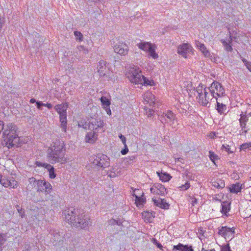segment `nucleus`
<instances>
[{"label": "nucleus", "instance_id": "f257e3e1", "mask_svg": "<svg viewBox=\"0 0 251 251\" xmlns=\"http://www.w3.org/2000/svg\"><path fill=\"white\" fill-rule=\"evenodd\" d=\"M65 152L64 142L62 140H56L47 150V160L50 164H64L67 161Z\"/></svg>", "mask_w": 251, "mask_h": 251}, {"label": "nucleus", "instance_id": "f03ea898", "mask_svg": "<svg viewBox=\"0 0 251 251\" xmlns=\"http://www.w3.org/2000/svg\"><path fill=\"white\" fill-rule=\"evenodd\" d=\"M63 214L66 221L74 226L85 229L88 227L91 222L90 219L85 215L78 214L76 217V213L74 209L70 208L65 210Z\"/></svg>", "mask_w": 251, "mask_h": 251}, {"label": "nucleus", "instance_id": "7ed1b4c3", "mask_svg": "<svg viewBox=\"0 0 251 251\" xmlns=\"http://www.w3.org/2000/svg\"><path fill=\"white\" fill-rule=\"evenodd\" d=\"M127 77L131 82L136 84L150 86H152L154 84L152 80H149L145 77L138 69L131 68L127 74Z\"/></svg>", "mask_w": 251, "mask_h": 251}, {"label": "nucleus", "instance_id": "20e7f679", "mask_svg": "<svg viewBox=\"0 0 251 251\" xmlns=\"http://www.w3.org/2000/svg\"><path fill=\"white\" fill-rule=\"evenodd\" d=\"M90 161L98 170L103 169L110 166L109 158L103 154H98L97 155L91 156Z\"/></svg>", "mask_w": 251, "mask_h": 251}, {"label": "nucleus", "instance_id": "39448f33", "mask_svg": "<svg viewBox=\"0 0 251 251\" xmlns=\"http://www.w3.org/2000/svg\"><path fill=\"white\" fill-rule=\"evenodd\" d=\"M211 91L209 88L204 87V93L203 95L199 96V97H197L198 102L202 106H207L209 103V100H211V93L209 94Z\"/></svg>", "mask_w": 251, "mask_h": 251}, {"label": "nucleus", "instance_id": "423d86ee", "mask_svg": "<svg viewBox=\"0 0 251 251\" xmlns=\"http://www.w3.org/2000/svg\"><path fill=\"white\" fill-rule=\"evenodd\" d=\"M211 90V96L212 98H215L214 94L219 97L224 96L225 94V89L222 86L221 84L217 81H214L209 88Z\"/></svg>", "mask_w": 251, "mask_h": 251}, {"label": "nucleus", "instance_id": "0eeeda50", "mask_svg": "<svg viewBox=\"0 0 251 251\" xmlns=\"http://www.w3.org/2000/svg\"><path fill=\"white\" fill-rule=\"evenodd\" d=\"M114 51L121 55H126L128 51V46L123 42H119L114 47Z\"/></svg>", "mask_w": 251, "mask_h": 251}, {"label": "nucleus", "instance_id": "6e6552de", "mask_svg": "<svg viewBox=\"0 0 251 251\" xmlns=\"http://www.w3.org/2000/svg\"><path fill=\"white\" fill-rule=\"evenodd\" d=\"M176 118V115L171 111H168L167 113H163L161 117L160 121L162 123L164 122L168 123L170 125L173 124Z\"/></svg>", "mask_w": 251, "mask_h": 251}, {"label": "nucleus", "instance_id": "1a4fd4ad", "mask_svg": "<svg viewBox=\"0 0 251 251\" xmlns=\"http://www.w3.org/2000/svg\"><path fill=\"white\" fill-rule=\"evenodd\" d=\"M88 129L91 130H96L98 131L99 128L102 127L103 126V122L100 119H92L91 121L89 122Z\"/></svg>", "mask_w": 251, "mask_h": 251}, {"label": "nucleus", "instance_id": "9d476101", "mask_svg": "<svg viewBox=\"0 0 251 251\" xmlns=\"http://www.w3.org/2000/svg\"><path fill=\"white\" fill-rule=\"evenodd\" d=\"M191 51L192 47L187 43L179 45L177 48V53L184 58H187V54Z\"/></svg>", "mask_w": 251, "mask_h": 251}, {"label": "nucleus", "instance_id": "9b49d317", "mask_svg": "<svg viewBox=\"0 0 251 251\" xmlns=\"http://www.w3.org/2000/svg\"><path fill=\"white\" fill-rule=\"evenodd\" d=\"M151 193L156 195H164L166 193V189L161 184H154L150 189Z\"/></svg>", "mask_w": 251, "mask_h": 251}, {"label": "nucleus", "instance_id": "f8f14e48", "mask_svg": "<svg viewBox=\"0 0 251 251\" xmlns=\"http://www.w3.org/2000/svg\"><path fill=\"white\" fill-rule=\"evenodd\" d=\"M35 164L37 166L43 167L47 169L49 172L50 177V178H54L56 177V174L54 172V168L50 164L39 161H36Z\"/></svg>", "mask_w": 251, "mask_h": 251}, {"label": "nucleus", "instance_id": "ddd939ff", "mask_svg": "<svg viewBox=\"0 0 251 251\" xmlns=\"http://www.w3.org/2000/svg\"><path fill=\"white\" fill-rule=\"evenodd\" d=\"M50 234L53 236V240L56 243H62L64 241V234L57 230H50Z\"/></svg>", "mask_w": 251, "mask_h": 251}, {"label": "nucleus", "instance_id": "4468645a", "mask_svg": "<svg viewBox=\"0 0 251 251\" xmlns=\"http://www.w3.org/2000/svg\"><path fill=\"white\" fill-rule=\"evenodd\" d=\"M106 62L104 60H100L97 64V70L101 76H104L107 72Z\"/></svg>", "mask_w": 251, "mask_h": 251}, {"label": "nucleus", "instance_id": "2eb2a0df", "mask_svg": "<svg viewBox=\"0 0 251 251\" xmlns=\"http://www.w3.org/2000/svg\"><path fill=\"white\" fill-rule=\"evenodd\" d=\"M152 201H153L154 204L162 209H167L169 208L170 205L168 202L165 201L164 199L158 198L156 199L152 198Z\"/></svg>", "mask_w": 251, "mask_h": 251}, {"label": "nucleus", "instance_id": "dca6fc26", "mask_svg": "<svg viewBox=\"0 0 251 251\" xmlns=\"http://www.w3.org/2000/svg\"><path fill=\"white\" fill-rule=\"evenodd\" d=\"M173 251H194L192 246L188 245H184L182 244L179 243L178 245L174 246Z\"/></svg>", "mask_w": 251, "mask_h": 251}, {"label": "nucleus", "instance_id": "f3484780", "mask_svg": "<svg viewBox=\"0 0 251 251\" xmlns=\"http://www.w3.org/2000/svg\"><path fill=\"white\" fill-rule=\"evenodd\" d=\"M68 105L67 103H61L57 104L54 106V109L57 112V113L60 115H66L67 109L68 108Z\"/></svg>", "mask_w": 251, "mask_h": 251}, {"label": "nucleus", "instance_id": "a211bd4d", "mask_svg": "<svg viewBox=\"0 0 251 251\" xmlns=\"http://www.w3.org/2000/svg\"><path fill=\"white\" fill-rule=\"evenodd\" d=\"M97 132L96 130L89 132L85 137L86 141L90 143H94L97 139Z\"/></svg>", "mask_w": 251, "mask_h": 251}, {"label": "nucleus", "instance_id": "6ab92c4d", "mask_svg": "<svg viewBox=\"0 0 251 251\" xmlns=\"http://www.w3.org/2000/svg\"><path fill=\"white\" fill-rule=\"evenodd\" d=\"M211 184L213 187L217 189L223 188L225 186L224 180L220 178L212 179Z\"/></svg>", "mask_w": 251, "mask_h": 251}, {"label": "nucleus", "instance_id": "aec40b11", "mask_svg": "<svg viewBox=\"0 0 251 251\" xmlns=\"http://www.w3.org/2000/svg\"><path fill=\"white\" fill-rule=\"evenodd\" d=\"M243 184L237 182L235 184H233L231 187L229 188L230 192L232 193H238L240 192L242 189Z\"/></svg>", "mask_w": 251, "mask_h": 251}, {"label": "nucleus", "instance_id": "412c9836", "mask_svg": "<svg viewBox=\"0 0 251 251\" xmlns=\"http://www.w3.org/2000/svg\"><path fill=\"white\" fill-rule=\"evenodd\" d=\"M59 121L61 123L60 127L62 128L64 132H66L67 129V114L66 115H59Z\"/></svg>", "mask_w": 251, "mask_h": 251}, {"label": "nucleus", "instance_id": "4be33fe9", "mask_svg": "<svg viewBox=\"0 0 251 251\" xmlns=\"http://www.w3.org/2000/svg\"><path fill=\"white\" fill-rule=\"evenodd\" d=\"M156 173L160 179L163 182L169 181L172 178V176L169 174L165 172H157Z\"/></svg>", "mask_w": 251, "mask_h": 251}, {"label": "nucleus", "instance_id": "5701e85b", "mask_svg": "<svg viewBox=\"0 0 251 251\" xmlns=\"http://www.w3.org/2000/svg\"><path fill=\"white\" fill-rule=\"evenodd\" d=\"M154 96L151 93H147L144 97L145 101L147 103H149L151 106L153 105L154 104Z\"/></svg>", "mask_w": 251, "mask_h": 251}, {"label": "nucleus", "instance_id": "b1692460", "mask_svg": "<svg viewBox=\"0 0 251 251\" xmlns=\"http://www.w3.org/2000/svg\"><path fill=\"white\" fill-rule=\"evenodd\" d=\"M138 46L139 49L144 51H149L153 46L149 42H144L138 44Z\"/></svg>", "mask_w": 251, "mask_h": 251}, {"label": "nucleus", "instance_id": "393cba45", "mask_svg": "<svg viewBox=\"0 0 251 251\" xmlns=\"http://www.w3.org/2000/svg\"><path fill=\"white\" fill-rule=\"evenodd\" d=\"M221 206V212L226 215V213L230 210V203L227 201H225L222 203Z\"/></svg>", "mask_w": 251, "mask_h": 251}, {"label": "nucleus", "instance_id": "a878e982", "mask_svg": "<svg viewBox=\"0 0 251 251\" xmlns=\"http://www.w3.org/2000/svg\"><path fill=\"white\" fill-rule=\"evenodd\" d=\"M133 196L135 198V203L138 207L143 205L146 202V198L143 197V196L142 197H139L135 194Z\"/></svg>", "mask_w": 251, "mask_h": 251}, {"label": "nucleus", "instance_id": "bb28decb", "mask_svg": "<svg viewBox=\"0 0 251 251\" xmlns=\"http://www.w3.org/2000/svg\"><path fill=\"white\" fill-rule=\"evenodd\" d=\"M216 100H217V98ZM216 109L220 114H225L226 111V106L225 104L220 103L217 101Z\"/></svg>", "mask_w": 251, "mask_h": 251}, {"label": "nucleus", "instance_id": "cd10ccee", "mask_svg": "<svg viewBox=\"0 0 251 251\" xmlns=\"http://www.w3.org/2000/svg\"><path fill=\"white\" fill-rule=\"evenodd\" d=\"M37 191L45 192V186L46 185L47 182L44 180H38L37 181Z\"/></svg>", "mask_w": 251, "mask_h": 251}, {"label": "nucleus", "instance_id": "c85d7f7f", "mask_svg": "<svg viewBox=\"0 0 251 251\" xmlns=\"http://www.w3.org/2000/svg\"><path fill=\"white\" fill-rule=\"evenodd\" d=\"M198 47L199 49L201 51V52L203 53L205 56H209L210 55L209 52L206 50V48L204 46V44H201L200 42L197 44Z\"/></svg>", "mask_w": 251, "mask_h": 251}, {"label": "nucleus", "instance_id": "c756f323", "mask_svg": "<svg viewBox=\"0 0 251 251\" xmlns=\"http://www.w3.org/2000/svg\"><path fill=\"white\" fill-rule=\"evenodd\" d=\"M249 116H251V112L249 114H247L246 112L244 113L243 112H242L241 114H240V118L239 119V122L247 123V122L249 121Z\"/></svg>", "mask_w": 251, "mask_h": 251}, {"label": "nucleus", "instance_id": "7c9ffc66", "mask_svg": "<svg viewBox=\"0 0 251 251\" xmlns=\"http://www.w3.org/2000/svg\"><path fill=\"white\" fill-rule=\"evenodd\" d=\"M100 101L103 108L109 107L110 104V101L104 96H102L100 98Z\"/></svg>", "mask_w": 251, "mask_h": 251}, {"label": "nucleus", "instance_id": "2f4dec72", "mask_svg": "<svg viewBox=\"0 0 251 251\" xmlns=\"http://www.w3.org/2000/svg\"><path fill=\"white\" fill-rule=\"evenodd\" d=\"M221 42L224 46L225 49L227 51H231L233 49L231 44L228 43L224 39H222L221 40Z\"/></svg>", "mask_w": 251, "mask_h": 251}, {"label": "nucleus", "instance_id": "473e14b6", "mask_svg": "<svg viewBox=\"0 0 251 251\" xmlns=\"http://www.w3.org/2000/svg\"><path fill=\"white\" fill-rule=\"evenodd\" d=\"M235 228L233 227L232 228L228 227L226 226V230L225 237L231 236L233 238L234 235Z\"/></svg>", "mask_w": 251, "mask_h": 251}, {"label": "nucleus", "instance_id": "72a5a7b5", "mask_svg": "<svg viewBox=\"0 0 251 251\" xmlns=\"http://www.w3.org/2000/svg\"><path fill=\"white\" fill-rule=\"evenodd\" d=\"M205 87L204 85L201 83H200L196 88V92L198 94L197 97H199V96L203 95L204 93V88Z\"/></svg>", "mask_w": 251, "mask_h": 251}, {"label": "nucleus", "instance_id": "f704fd0d", "mask_svg": "<svg viewBox=\"0 0 251 251\" xmlns=\"http://www.w3.org/2000/svg\"><path fill=\"white\" fill-rule=\"evenodd\" d=\"M148 52H149L150 56L152 57L153 59L158 58V54L155 52V49L154 48L153 46Z\"/></svg>", "mask_w": 251, "mask_h": 251}, {"label": "nucleus", "instance_id": "c9c22d12", "mask_svg": "<svg viewBox=\"0 0 251 251\" xmlns=\"http://www.w3.org/2000/svg\"><path fill=\"white\" fill-rule=\"evenodd\" d=\"M0 183L2 186L5 187L8 186H12L11 182L5 179H0Z\"/></svg>", "mask_w": 251, "mask_h": 251}, {"label": "nucleus", "instance_id": "e433bc0d", "mask_svg": "<svg viewBox=\"0 0 251 251\" xmlns=\"http://www.w3.org/2000/svg\"><path fill=\"white\" fill-rule=\"evenodd\" d=\"M108 224L109 225H118L120 226L122 225V222L120 220H117L114 219H111L108 221Z\"/></svg>", "mask_w": 251, "mask_h": 251}, {"label": "nucleus", "instance_id": "4c0bfd02", "mask_svg": "<svg viewBox=\"0 0 251 251\" xmlns=\"http://www.w3.org/2000/svg\"><path fill=\"white\" fill-rule=\"evenodd\" d=\"M151 242H152V243L154 245H156L158 248H159L160 250H162V251H164L163 247L160 243H159L158 242V241L155 238H152L151 240Z\"/></svg>", "mask_w": 251, "mask_h": 251}, {"label": "nucleus", "instance_id": "58836bf2", "mask_svg": "<svg viewBox=\"0 0 251 251\" xmlns=\"http://www.w3.org/2000/svg\"><path fill=\"white\" fill-rule=\"evenodd\" d=\"M241 150L243 151H246L247 149L251 150V143H247L242 144L240 148Z\"/></svg>", "mask_w": 251, "mask_h": 251}, {"label": "nucleus", "instance_id": "ea45409f", "mask_svg": "<svg viewBox=\"0 0 251 251\" xmlns=\"http://www.w3.org/2000/svg\"><path fill=\"white\" fill-rule=\"evenodd\" d=\"M242 60L247 69L251 72V62L247 61L245 58L242 59Z\"/></svg>", "mask_w": 251, "mask_h": 251}, {"label": "nucleus", "instance_id": "a19ab883", "mask_svg": "<svg viewBox=\"0 0 251 251\" xmlns=\"http://www.w3.org/2000/svg\"><path fill=\"white\" fill-rule=\"evenodd\" d=\"M209 157L210 160L212 162H214V161L216 159H218V156L211 151H209Z\"/></svg>", "mask_w": 251, "mask_h": 251}, {"label": "nucleus", "instance_id": "79ce46f5", "mask_svg": "<svg viewBox=\"0 0 251 251\" xmlns=\"http://www.w3.org/2000/svg\"><path fill=\"white\" fill-rule=\"evenodd\" d=\"M74 35L76 37V39H78L79 41H82L83 39V35L82 33L78 31L74 32Z\"/></svg>", "mask_w": 251, "mask_h": 251}, {"label": "nucleus", "instance_id": "37998d69", "mask_svg": "<svg viewBox=\"0 0 251 251\" xmlns=\"http://www.w3.org/2000/svg\"><path fill=\"white\" fill-rule=\"evenodd\" d=\"M45 192L47 194H49L50 193L52 189V186L49 182H47L46 185L45 186Z\"/></svg>", "mask_w": 251, "mask_h": 251}, {"label": "nucleus", "instance_id": "c03bdc74", "mask_svg": "<svg viewBox=\"0 0 251 251\" xmlns=\"http://www.w3.org/2000/svg\"><path fill=\"white\" fill-rule=\"evenodd\" d=\"M226 226H222L220 229H219V234L222 235V236L225 237V234H226Z\"/></svg>", "mask_w": 251, "mask_h": 251}, {"label": "nucleus", "instance_id": "a18cd8bd", "mask_svg": "<svg viewBox=\"0 0 251 251\" xmlns=\"http://www.w3.org/2000/svg\"><path fill=\"white\" fill-rule=\"evenodd\" d=\"M190 186V183L188 182L186 183L184 185H182L179 187L181 190H187Z\"/></svg>", "mask_w": 251, "mask_h": 251}, {"label": "nucleus", "instance_id": "49530a36", "mask_svg": "<svg viewBox=\"0 0 251 251\" xmlns=\"http://www.w3.org/2000/svg\"><path fill=\"white\" fill-rule=\"evenodd\" d=\"M228 33H229V38H228V39L227 42L228 43L231 44L232 42V41H233V39H235V38L233 37H232L231 36V34L230 31H229V28H228Z\"/></svg>", "mask_w": 251, "mask_h": 251}, {"label": "nucleus", "instance_id": "de8ad7c7", "mask_svg": "<svg viewBox=\"0 0 251 251\" xmlns=\"http://www.w3.org/2000/svg\"><path fill=\"white\" fill-rule=\"evenodd\" d=\"M221 251H231L229 244H226V246H223Z\"/></svg>", "mask_w": 251, "mask_h": 251}, {"label": "nucleus", "instance_id": "09e8293b", "mask_svg": "<svg viewBox=\"0 0 251 251\" xmlns=\"http://www.w3.org/2000/svg\"><path fill=\"white\" fill-rule=\"evenodd\" d=\"M119 138L121 140L122 143L124 145L126 144V137L123 135L122 134H120L119 135Z\"/></svg>", "mask_w": 251, "mask_h": 251}, {"label": "nucleus", "instance_id": "8fccbe9b", "mask_svg": "<svg viewBox=\"0 0 251 251\" xmlns=\"http://www.w3.org/2000/svg\"><path fill=\"white\" fill-rule=\"evenodd\" d=\"M124 146H125V149L122 150L121 151L122 154H123V155L126 154L128 152V149L127 145L126 144H125V145H124Z\"/></svg>", "mask_w": 251, "mask_h": 251}, {"label": "nucleus", "instance_id": "3c124183", "mask_svg": "<svg viewBox=\"0 0 251 251\" xmlns=\"http://www.w3.org/2000/svg\"><path fill=\"white\" fill-rule=\"evenodd\" d=\"M143 216L144 217L145 220V221H149V219H148L149 217L150 216V213L148 212H144L142 213Z\"/></svg>", "mask_w": 251, "mask_h": 251}, {"label": "nucleus", "instance_id": "603ef678", "mask_svg": "<svg viewBox=\"0 0 251 251\" xmlns=\"http://www.w3.org/2000/svg\"><path fill=\"white\" fill-rule=\"evenodd\" d=\"M240 126L241 128V129H246L247 127V124L246 123H243L242 122H239Z\"/></svg>", "mask_w": 251, "mask_h": 251}, {"label": "nucleus", "instance_id": "864d4df0", "mask_svg": "<svg viewBox=\"0 0 251 251\" xmlns=\"http://www.w3.org/2000/svg\"><path fill=\"white\" fill-rule=\"evenodd\" d=\"M36 105H37V107L39 109H41V106H44L43 103L42 101H40L36 102Z\"/></svg>", "mask_w": 251, "mask_h": 251}, {"label": "nucleus", "instance_id": "5fc2aeb1", "mask_svg": "<svg viewBox=\"0 0 251 251\" xmlns=\"http://www.w3.org/2000/svg\"><path fill=\"white\" fill-rule=\"evenodd\" d=\"M5 241V239L3 238L2 234H0V245H3Z\"/></svg>", "mask_w": 251, "mask_h": 251}, {"label": "nucleus", "instance_id": "6e6d98bb", "mask_svg": "<svg viewBox=\"0 0 251 251\" xmlns=\"http://www.w3.org/2000/svg\"><path fill=\"white\" fill-rule=\"evenodd\" d=\"M44 106H46L48 109H50L52 107V105L51 103H43Z\"/></svg>", "mask_w": 251, "mask_h": 251}, {"label": "nucleus", "instance_id": "4d7b16f0", "mask_svg": "<svg viewBox=\"0 0 251 251\" xmlns=\"http://www.w3.org/2000/svg\"><path fill=\"white\" fill-rule=\"evenodd\" d=\"M104 108L105 109V111H106V113H107V114H108L109 115L111 114V110H110V109L109 108V107H105Z\"/></svg>", "mask_w": 251, "mask_h": 251}, {"label": "nucleus", "instance_id": "13d9d810", "mask_svg": "<svg viewBox=\"0 0 251 251\" xmlns=\"http://www.w3.org/2000/svg\"><path fill=\"white\" fill-rule=\"evenodd\" d=\"M248 130L246 129H241L240 131V134L245 135L248 132Z\"/></svg>", "mask_w": 251, "mask_h": 251}, {"label": "nucleus", "instance_id": "bf43d9fd", "mask_svg": "<svg viewBox=\"0 0 251 251\" xmlns=\"http://www.w3.org/2000/svg\"><path fill=\"white\" fill-rule=\"evenodd\" d=\"M197 200L196 198H192L191 203H192V205H194V204L195 203H197Z\"/></svg>", "mask_w": 251, "mask_h": 251}, {"label": "nucleus", "instance_id": "052dcab7", "mask_svg": "<svg viewBox=\"0 0 251 251\" xmlns=\"http://www.w3.org/2000/svg\"><path fill=\"white\" fill-rule=\"evenodd\" d=\"M25 250L24 251H28V250L30 248V246L29 245L27 244L25 246Z\"/></svg>", "mask_w": 251, "mask_h": 251}, {"label": "nucleus", "instance_id": "680f3d73", "mask_svg": "<svg viewBox=\"0 0 251 251\" xmlns=\"http://www.w3.org/2000/svg\"><path fill=\"white\" fill-rule=\"evenodd\" d=\"M17 209L18 210V212L19 213V214H21L22 212V209L20 208V206L19 205H17Z\"/></svg>", "mask_w": 251, "mask_h": 251}, {"label": "nucleus", "instance_id": "e2e57ef3", "mask_svg": "<svg viewBox=\"0 0 251 251\" xmlns=\"http://www.w3.org/2000/svg\"><path fill=\"white\" fill-rule=\"evenodd\" d=\"M2 25H3V21H2L1 18H0V31L1 30V28L2 27Z\"/></svg>", "mask_w": 251, "mask_h": 251}, {"label": "nucleus", "instance_id": "0e129e2a", "mask_svg": "<svg viewBox=\"0 0 251 251\" xmlns=\"http://www.w3.org/2000/svg\"><path fill=\"white\" fill-rule=\"evenodd\" d=\"M201 251H215V250L214 249H211V250H206L203 248L201 250Z\"/></svg>", "mask_w": 251, "mask_h": 251}, {"label": "nucleus", "instance_id": "69168bd1", "mask_svg": "<svg viewBox=\"0 0 251 251\" xmlns=\"http://www.w3.org/2000/svg\"><path fill=\"white\" fill-rule=\"evenodd\" d=\"M36 102L37 101H36V100L35 99H31L30 100V102L31 103H33L34 102L36 103Z\"/></svg>", "mask_w": 251, "mask_h": 251}, {"label": "nucleus", "instance_id": "338daca9", "mask_svg": "<svg viewBox=\"0 0 251 251\" xmlns=\"http://www.w3.org/2000/svg\"><path fill=\"white\" fill-rule=\"evenodd\" d=\"M225 150L227 152H232V151H229V146L228 145L226 146V147Z\"/></svg>", "mask_w": 251, "mask_h": 251}, {"label": "nucleus", "instance_id": "774afa93", "mask_svg": "<svg viewBox=\"0 0 251 251\" xmlns=\"http://www.w3.org/2000/svg\"><path fill=\"white\" fill-rule=\"evenodd\" d=\"M215 136V133H214V132H212V133H210V137L211 138H214Z\"/></svg>", "mask_w": 251, "mask_h": 251}]
</instances>
